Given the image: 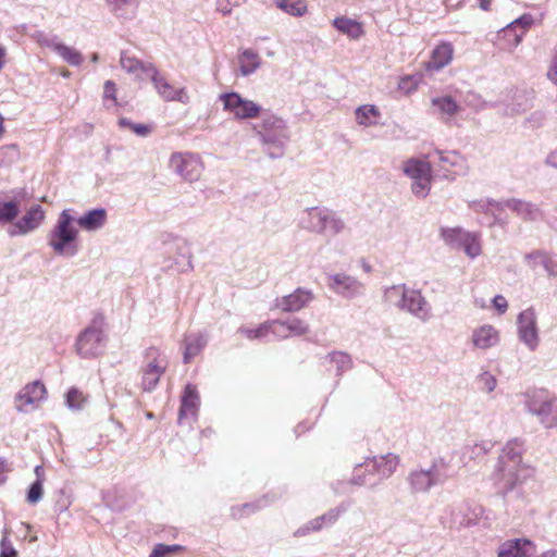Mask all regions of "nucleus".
Wrapping results in <instances>:
<instances>
[{"label": "nucleus", "instance_id": "56", "mask_svg": "<svg viewBox=\"0 0 557 557\" xmlns=\"http://www.w3.org/2000/svg\"><path fill=\"white\" fill-rule=\"evenodd\" d=\"M545 120H546L545 112L537 110V111L532 112L527 117V123H529L532 128H539V127L543 126Z\"/></svg>", "mask_w": 557, "mask_h": 557}, {"label": "nucleus", "instance_id": "10", "mask_svg": "<svg viewBox=\"0 0 557 557\" xmlns=\"http://www.w3.org/2000/svg\"><path fill=\"white\" fill-rule=\"evenodd\" d=\"M518 337L531 351L540 344L537 317L533 308L521 311L517 319Z\"/></svg>", "mask_w": 557, "mask_h": 557}, {"label": "nucleus", "instance_id": "60", "mask_svg": "<svg viewBox=\"0 0 557 557\" xmlns=\"http://www.w3.org/2000/svg\"><path fill=\"white\" fill-rule=\"evenodd\" d=\"M492 447V444L491 443H481V444H475L472 448H471V453L474 457H480V456H483L485 455Z\"/></svg>", "mask_w": 557, "mask_h": 557}, {"label": "nucleus", "instance_id": "49", "mask_svg": "<svg viewBox=\"0 0 557 557\" xmlns=\"http://www.w3.org/2000/svg\"><path fill=\"white\" fill-rule=\"evenodd\" d=\"M42 495H44L42 479H39V480L34 481L30 484V486L27 491L26 500L28 504L35 505L41 500Z\"/></svg>", "mask_w": 557, "mask_h": 557}, {"label": "nucleus", "instance_id": "64", "mask_svg": "<svg viewBox=\"0 0 557 557\" xmlns=\"http://www.w3.org/2000/svg\"><path fill=\"white\" fill-rule=\"evenodd\" d=\"M498 36H503V38H506V39L508 40V45H509V47H511V48H516V47L513 46V33H511L510 35H505V34L503 33V29H502V30L498 33Z\"/></svg>", "mask_w": 557, "mask_h": 557}, {"label": "nucleus", "instance_id": "26", "mask_svg": "<svg viewBox=\"0 0 557 557\" xmlns=\"http://www.w3.org/2000/svg\"><path fill=\"white\" fill-rule=\"evenodd\" d=\"M472 344L479 349H488L499 341L497 330L492 325H482L472 333Z\"/></svg>", "mask_w": 557, "mask_h": 557}, {"label": "nucleus", "instance_id": "25", "mask_svg": "<svg viewBox=\"0 0 557 557\" xmlns=\"http://www.w3.org/2000/svg\"><path fill=\"white\" fill-rule=\"evenodd\" d=\"M505 208L512 210L525 221H535L541 216V210L536 205L517 198L505 200L503 210Z\"/></svg>", "mask_w": 557, "mask_h": 557}, {"label": "nucleus", "instance_id": "40", "mask_svg": "<svg viewBox=\"0 0 557 557\" xmlns=\"http://www.w3.org/2000/svg\"><path fill=\"white\" fill-rule=\"evenodd\" d=\"M110 9L117 16H125L127 13H133L137 5L138 0H106Z\"/></svg>", "mask_w": 557, "mask_h": 557}, {"label": "nucleus", "instance_id": "9", "mask_svg": "<svg viewBox=\"0 0 557 557\" xmlns=\"http://www.w3.org/2000/svg\"><path fill=\"white\" fill-rule=\"evenodd\" d=\"M170 168L184 181L196 182L200 178L203 164L199 156L175 152L170 158Z\"/></svg>", "mask_w": 557, "mask_h": 557}, {"label": "nucleus", "instance_id": "46", "mask_svg": "<svg viewBox=\"0 0 557 557\" xmlns=\"http://www.w3.org/2000/svg\"><path fill=\"white\" fill-rule=\"evenodd\" d=\"M20 213L16 201H7L0 203V223L12 222Z\"/></svg>", "mask_w": 557, "mask_h": 557}, {"label": "nucleus", "instance_id": "44", "mask_svg": "<svg viewBox=\"0 0 557 557\" xmlns=\"http://www.w3.org/2000/svg\"><path fill=\"white\" fill-rule=\"evenodd\" d=\"M466 233L467 231L460 227L443 228L442 237L445 240V243L450 245L451 247L460 248Z\"/></svg>", "mask_w": 557, "mask_h": 557}, {"label": "nucleus", "instance_id": "20", "mask_svg": "<svg viewBox=\"0 0 557 557\" xmlns=\"http://www.w3.org/2000/svg\"><path fill=\"white\" fill-rule=\"evenodd\" d=\"M148 77H150L154 88L161 98L165 101H181L185 102L182 98L184 89H175L163 75L154 67H148Z\"/></svg>", "mask_w": 557, "mask_h": 557}, {"label": "nucleus", "instance_id": "45", "mask_svg": "<svg viewBox=\"0 0 557 557\" xmlns=\"http://www.w3.org/2000/svg\"><path fill=\"white\" fill-rule=\"evenodd\" d=\"M32 37L40 47L49 48V49L53 50L54 52H57V47H59L61 44L59 41L58 36L48 35L41 30L35 32Z\"/></svg>", "mask_w": 557, "mask_h": 557}, {"label": "nucleus", "instance_id": "8", "mask_svg": "<svg viewBox=\"0 0 557 557\" xmlns=\"http://www.w3.org/2000/svg\"><path fill=\"white\" fill-rule=\"evenodd\" d=\"M404 172L407 176H409L412 180V193L417 197H426L431 187V164L422 160L410 159L405 163Z\"/></svg>", "mask_w": 557, "mask_h": 557}, {"label": "nucleus", "instance_id": "43", "mask_svg": "<svg viewBox=\"0 0 557 557\" xmlns=\"http://www.w3.org/2000/svg\"><path fill=\"white\" fill-rule=\"evenodd\" d=\"M460 248L463 249L468 257L472 259L478 257L481 253V245L478 235L467 232Z\"/></svg>", "mask_w": 557, "mask_h": 557}, {"label": "nucleus", "instance_id": "28", "mask_svg": "<svg viewBox=\"0 0 557 557\" xmlns=\"http://www.w3.org/2000/svg\"><path fill=\"white\" fill-rule=\"evenodd\" d=\"M207 343L208 337L203 333L190 334L186 336L184 341V362L189 363L190 360L206 347Z\"/></svg>", "mask_w": 557, "mask_h": 557}, {"label": "nucleus", "instance_id": "42", "mask_svg": "<svg viewBox=\"0 0 557 557\" xmlns=\"http://www.w3.org/2000/svg\"><path fill=\"white\" fill-rule=\"evenodd\" d=\"M433 156L437 157L444 171H449L450 168L458 166L462 162V157L456 151L443 152L436 150Z\"/></svg>", "mask_w": 557, "mask_h": 557}, {"label": "nucleus", "instance_id": "32", "mask_svg": "<svg viewBox=\"0 0 557 557\" xmlns=\"http://www.w3.org/2000/svg\"><path fill=\"white\" fill-rule=\"evenodd\" d=\"M239 71L243 76L253 74L261 65L259 54L251 50L245 49L238 57Z\"/></svg>", "mask_w": 557, "mask_h": 557}, {"label": "nucleus", "instance_id": "36", "mask_svg": "<svg viewBox=\"0 0 557 557\" xmlns=\"http://www.w3.org/2000/svg\"><path fill=\"white\" fill-rule=\"evenodd\" d=\"M273 323L274 325L286 329L288 336H301L309 332V325L298 318H289L287 320H273Z\"/></svg>", "mask_w": 557, "mask_h": 557}, {"label": "nucleus", "instance_id": "41", "mask_svg": "<svg viewBox=\"0 0 557 557\" xmlns=\"http://www.w3.org/2000/svg\"><path fill=\"white\" fill-rule=\"evenodd\" d=\"M55 53L72 66H78L83 62V55L79 51L62 42L57 47Z\"/></svg>", "mask_w": 557, "mask_h": 557}, {"label": "nucleus", "instance_id": "14", "mask_svg": "<svg viewBox=\"0 0 557 557\" xmlns=\"http://www.w3.org/2000/svg\"><path fill=\"white\" fill-rule=\"evenodd\" d=\"M482 515L483 509L481 506L462 503L451 509L450 524L456 529L468 528L476 524Z\"/></svg>", "mask_w": 557, "mask_h": 557}, {"label": "nucleus", "instance_id": "15", "mask_svg": "<svg viewBox=\"0 0 557 557\" xmlns=\"http://www.w3.org/2000/svg\"><path fill=\"white\" fill-rule=\"evenodd\" d=\"M347 506L345 504H341L336 508L330 509L327 512L310 520L305 525L297 529L294 533L295 536H305L310 532H318L322 530L323 527H329L334 524L339 516L347 510Z\"/></svg>", "mask_w": 557, "mask_h": 557}, {"label": "nucleus", "instance_id": "18", "mask_svg": "<svg viewBox=\"0 0 557 557\" xmlns=\"http://www.w3.org/2000/svg\"><path fill=\"white\" fill-rule=\"evenodd\" d=\"M314 299L312 290L297 288L292 294L276 299V307L285 312H296L308 306Z\"/></svg>", "mask_w": 557, "mask_h": 557}, {"label": "nucleus", "instance_id": "48", "mask_svg": "<svg viewBox=\"0 0 557 557\" xmlns=\"http://www.w3.org/2000/svg\"><path fill=\"white\" fill-rule=\"evenodd\" d=\"M119 125L122 128H131L136 135L146 137L150 134L151 127L147 124L133 123L131 120L126 117H122L119 120Z\"/></svg>", "mask_w": 557, "mask_h": 557}, {"label": "nucleus", "instance_id": "27", "mask_svg": "<svg viewBox=\"0 0 557 557\" xmlns=\"http://www.w3.org/2000/svg\"><path fill=\"white\" fill-rule=\"evenodd\" d=\"M453 46L448 42L438 45L432 52L430 61L426 63V69L431 71H438L449 64L453 59Z\"/></svg>", "mask_w": 557, "mask_h": 557}, {"label": "nucleus", "instance_id": "2", "mask_svg": "<svg viewBox=\"0 0 557 557\" xmlns=\"http://www.w3.org/2000/svg\"><path fill=\"white\" fill-rule=\"evenodd\" d=\"M524 443L519 438L507 442L498 457L494 480L503 493H507L521 483L528 469L522 465Z\"/></svg>", "mask_w": 557, "mask_h": 557}, {"label": "nucleus", "instance_id": "31", "mask_svg": "<svg viewBox=\"0 0 557 557\" xmlns=\"http://www.w3.org/2000/svg\"><path fill=\"white\" fill-rule=\"evenodd\" d=\"M120 64L127 73L143 78V75L148 76V67H154L151 63H144L135 57L128 55L126 52L121 53Z\"/></svg>", "mask_w": 557, "mask_h": 557}, {"label": "nucleus", "instance_id": "13", "mask_svg": "<svg viewBox=\"0 0 557 557\" xmlns=\"http://www.w3.org/2000/svg\"><path fill=\"white\" fill-rule=\"evenodd\" d=\"M47 394L46 386L42 382L36 380L26 384L16 395H15V408L20 412H27V407H34L37 403L45 399Z\"/></svg>", "mask_w": 557, "mask_h": 557}, {"label": "nucleus", "instance_id": "55", "mask_svg": "<svg viewBox=\"0 0 557 557\" xmlns=\"http://www.w3.org/2000/svg\"><path fill=\"white\" fill-rule=\"evenodd\" d=\"M175 247L176 250H177V253L180 257L182 258H185L187 260V263L188 265L190 267L191 262H190V259H191V253L189 251V248H188V245L186 243V240L182 239V238H176L171 245H170V248H173Z\"/></svg>", "mask_w": 557, "mask_h": 557}, {"label": "nucleus", "instance_id": "59", "mask_svg": "<svg viewBox=\"0 0 557 557\" xmlns=\"http://www.w3.org/2000/svg\"><path fill=\"white\" fill-rule=\"evenodd\" d=\"M493 305L499 313H505L508 308V302L506 298L502 295H496L493 298Z\"/></svg>", "mask_w": 557, "mask_h": 557}, {"label": "nucleus", "instance_id": "3", "mask_svg": "<svg viewBox=\"0 0 557 557\" xmlns=\"http://www.w3.org/2000/svg\"><path fill=\"white\" fill-rule=\"evenodd\" d=\"M253 131L260 137L267 154L271 159H280L285 153L289 141V132L286 122L271 113H265L260 123L253 125Z\"/></svg>", "mask_w": 557, "mask_h": 557}, {"label": "nucleus", "instance_id": "1", "mask_svg": "<svg viewBox=\"0 0 557 557\" xmlns=\"http://www.w3.org/2000/svg\"><path fill=\"white\" fill-rule=\"evenodd\" d=\"M108 213L103 208H96L86 211L78 219L72 214L71 209H64L57 220L53 228L48 233V245L59 256L74 257L78 249L76 240L78 237L77 225L86 232L101 230L107 223Z\"/></svg>", "mask_w": 557, "mask_h": 557}, {"label": "nucleus", "instance_id": "62", "mask_svg": "<svg viewBox=\"0 0 557 557\" xmlns=\"http://www.w3.org/2000/svg\"><path fill=\"white\" fill-rule=\"evenodd\" d=\"M5 471H8V462L4 458H0V485L7 481V476L2 475Z\"/></svg>", "mask_w": 557, "mask_h": 557}, {"label": "nucleus", "instance_id": "34", "mask_svg": "<svg viewBox=\"0 0 557 557\" xmlns=\"http://www.w3.org/2000/svg\"><path fill=\"white\" fill-rule=\"evenodd\" d=\"M431 102L434 109V113L441 115L442 117H450L459 110V106L450 96L436 97L433 98Z\"/></svg>", "mask_w": 557, "mask_h": 557}, {"label": "nucleus", "instance_id": "61", "mask_svg": "<svg viewBox=\"0 0 557 557\" xmlns=\"http://www.w3.org/2000/svg\"><path fill=\"white\" fill-rule=\"evenodd\" d=\"M268 324H272L270 327V333H272L275 336L281 337V338L288 337L286 329H283L282 326H278V325H274L273 320L269 321Z\"/></svg>", "mask_w": 557, "mask_h": 557}, {"label": "nucleus", "instance_id": "22", "mask_svg": "<svg viewBox=\"0 0 557 557\" xmlns=\"http://www.w3.org/2000/svg\"><path fill=\"white\" fill-rule=\"evenodd\" d=\"M399 463V458L393 453H388L382 456L372 457V463L370 467L374 469L375 475L379 478L380 484L393 475Z\"/></svg>", "mask_w": 557, "mask_h": 557}, {"label": "nucleus", "instance_id": "51", "mask_svg": "<svg viewBox=\"0 0 557 557\" xmlns=\"http://www.w3.org/2000/svg\"><path fill=\"white\" fill-rule=\"evenodd\" d=\"M478 384L483 392L492 393L497 385L496 377L490 372H483L476 377Z\"/></svg>", "mask_w": 557, "mask_h": 557}, {"label": "nucleus", "instance_id": "12", "mask_svg": "<svg viewBox=\"0 0 557 557\" xmlns=\"http://www.w3.org/2000/svg\"><path fill=\"white\" fill-rule=\"evenodd\" d=\"M104 347V335L100 327H86L77 337L76 349L81 357L91 358L100 355Z\"/></svg>", "mask_w": 557, "mask_h": 557}, {"label": "nucleus", "instance_id": "17", "mask_svg": "<svg viewBox=\"0 0 557 557\" xmlns=\"http://www.w3.org/2000/svg\"><path fill=\"white\" fill-rule=\"evenodd\" d=\"M536 552L535 544L529 539H511L503 542L497 557H532Z\"/></svg>", "mask_w": 557, "mask_h": 557}, {"label": "nucleus", "instance_id": "29", "mask_svg": "<svg viewBox=\"0 0 557 557\" xmlns=\"http://www.w3.org/2000/svg\"><path fill=\"white\" fill-rule=\"evenodd\" d=\"M532 15L523 14L519 18L508 24L505 28H503V33L505 35H510L511 33H513V46L518 47L519 44L522 41V38L525 35L527 29L532 25Z\"/></svg>", "mask_w": 557, "mask_h": 557}, {"label": "nucleus", "instance_id": "52", "mask_svg": "<svg viewBox=\"0 0 557 557\" xmlns=\"http://www.w3.org/2000/svg\"><path fill=\"white\" fill-rule=\"evenodd\" d=\"M272 324H268V322L260 324L257 329H246L240 327L238 331L246 335L249 339L261 338L270 333V327Z\"/></svg>", "mask_w": 557, "mask_h": 557}, {"label": "nucleus", "instance_id": "57", "mask_svg": "<svg viewBox=\"0 0 557 557\" xmlns=\"http://www.w3.org/2000/svg\"><path fill=\"white\" fill-rule=\"evenodd\" d=\"M177 549L176 545L158 544L149 557H163Z\"/></svg>", "mask_w": 557, "mask_h": 557}, {"label": "nucleus", "instance_id": "11", "mask_svg": "<svg viewBox=\"0 0 557 557\" xmlns=\"http://www.w3.org/2000/svg\"><path fill=\"white\" fill-rule=\"evenodd\" d=\"M327 286L335 294L346 299H354L364 295L363 283L346 273L329 274Z\"/></svg>", "mask_w": 557, "mask_h": 557}, {"label": "nucleus", "instance_id": "39", "mask_svg": "<svg viewBox=\"0 0 557 557\" xmlns=\"http://www.w3.org/2000/svg\"><path fill=\"white\" fill-rule=\"evenodd\" d=\"M333 25L337 30L352 38H357L361 32L360 25L356 21L347 17H336L333 21Z\"/></svg>", "mask_w": 557, "mask_h": 557}, {"label": "nucleus", "instance_id": "38", "mask_svg": "<svg viewBox=\"0 0 557 557\" xmlns=\"http://www.w3.org/2000/svg\"><path fill=\"white\" fill-rule=\"evenodd\" d=\"M276 7L293 16H302L307 13L306 0H276Z\"/></svg>", "mask_w": 557, "mask_h": 557}, {"label": "nucleus", "instance_id": "4", "mask_svg": "<svg viewBox=\"0 0 557 557\" xmlns=\"http://www.w3.org/2000/svg\"><path fill=\"white\" fill-rule=\"evenodd\" d=\"M449 461L444 457H436L429 468L412 469L407 476L410 492L429 493L432 487L443 485L449 478Z\"/></svg>", "mask_w": 557, "mask_h": 557}, {"label": "nucleus", "instance_id": "33", "mask_svg": "<svg viewBox=\"0 0 557 557\" xmlns=\"http://www.w3.org/2000/svg\"><path fill=\"white\" fill-rule=\"evenodd\" d=\"M355 115L358 124L370 127L377 124L381 113L374 104H363L356 109Z\"/></svg>", "mask_w": 557, "mask_h": 557}, {"label": "nucleus", "instance_id": "7", "mask_svg": "<svg viewBox=\"0 0 557 557\" xmlns=\"http://www.w3.org/2000/svg\"><path fill=\"white\" fill-rule=\"evenodd\" d=\"M223 110L236 120H251L260 115L262 108L252 100L242 97L238 92H224L219 96Z\"/></svg>", "mask_w": 557, "mask_h": 557}, {"label": "nucleus", "instance_id": "24", "mask_svg": "<svg viewBox=\"0 0 557 557\" xmlns=\"http://www.w3.org/2000/svg\"><path fill=\"white\" fill-rule=\"evenodd\" d=\"M199 406V395L197 388L193 384L185 386L184 393L181 399V406L178 410V423H182L188 416L195 417Z\"/></svg>", "mask_w": 557, "mask_h": 557}, {"label": "nucleus", "instance_id": "54", "mask_svg": "<svg viewBox=\"0 0 557 557\" xmlns=\"http://www.w3.org/2000/svg\"><path fill=\"white\" fill-rule=\"evenodd\" d=\"M495 207L498 211H503V202L487 199V200H475L472 201L470 207L473 208L475 211H482L487 212L488 207Z\"/></svg>", "mask_w": 557, "mask_h": 557}, {"label": "nucleus", "instance_id": "47", "mask_svg": "<svg viewBox=\"0 0 557 557\" xmlns=\"http://www.w3.org/2000/svg\"><path fill=\"white\" fill-rule=\"evenodd\" d=\"M85 401L83 394L75 387L70 388L65 395V404L70 409H82Z\"/></svg>", "mask_w": 557, "mask_h": 557}, {"label": "nucleus", "instance_id": "53", "mask_svg": "<svg viewBox=\"0 0 557 557\" xmlns=\"http://www.w3.org/2000/svg\"><path fill=\"white\" fill-rule=\"evenodd\" d=\"M268 505L267 497L259 499L257 503H247L240 507H233L232 515L233 517H242L246 510L255 511Z\"/></svg>", "mask_w": 557, "mask_h": 557}, {"label": "nucleus", "instance_id": "63", "mask_svg": "<svg viewBox=\"0 0 557 557\" xmlns=\"http://www.w3.org/2000/svg\"><path fill=\"white\" fill-rule=\"evenodd\" d=\"M546 163L550 166L557 168V150L548 154Z\"/></svg>", "mask_w": 557, "mask_h": 557}, {"label": "nucleus", "instance_id": "5", "mask_svg": "<svg viewBox=\"0 0 557 557\" xmlns=\"http://www.w3.org/2000/svg\"><path fill=\"white\" fill-rule=\"evenodd\" d=\"M525 408L535 416L546 429L557 426V397H552L544 389L525 393Z\"/></svg>", "mask_w": 557, "mask_h": 557}, {"label": "nucleus", "instance_id": "58", "mask_svg": "<svg viewBox=\"0 0 557 557\" xmlns=\"http://www.w3.org/2000/svg\"><path fill=\"white\" fill-rule=\"evenodd\" d=\"M103 97L104 99H111L113 101L116 100V96H115V92H116V87H115V84L114 82L112 81H107L104 83V86H103Z\"/></svg>", "mask_w": 557, "mask_h": 557}, {"label": "nucleus", "instance_id": "21", "mask_svg": "<svg viewBox=\"0 0 557 557\" xmlns=\"http://www.w3.org/2000/svg\"><path fill=\"white\" fill-rule=\"evenodd\" d=\"M400 310L411 313L421 321H426L430 318L429 304L422 294L416 289L407 290L406 299Z\"/></svg>", "mask_w": 557, "mask_h": 557}, {"label": "nucleus", "instance_id": "50", "mask_svg": "<svg viewBox=\"0 0 557 557\" xmlns=\"http://www.w3.org/2000/svg\"><path fill=\"white\" fill-rule=\"evenodd\" d=\"M10 531L3 530L2 539L0 541V557H17V550L14 548L12 542L9 540Z\"/></svg>", "mask_w": 557, "mask_h": 557}, {"label": "nucleus", "instance_id": "30", "mask_svg": "<svg viewBox=\"0 0 557 557\" xmlns=\"http://www.w3.org/2000/svg\"><path fill=\"white\" fill-rule=\"evenodd\" d=\"M533 259H540L541 264L544 267L548 276L557 277V255H549L545 251L536 250L525 255L528 264L535 269V264H532Z\"/></svg>", "mask_w": 557, "mask_h": 557}, {"label": "nucleus", "instance_id": "6", "mask_svg": "<svg viewBox=\"0 0 557 557\" xmlns=\"http://www.w3.org/2000/svg\"><path fill=\"white\" fill-rule=\"evenodd\" d=\"M304 227L318 234H339L345 228L344 221L332 210L326 208H308Z\"/></svg>", "mask_w": 557, "mask_h": 557}, {"label": "nucleus", "instance_id": "37", "mask_svg": "<svg viewBox=\"0 0 557 557\" xmlns=\"http://www.w3.org/2000/svg\"><path fill=\"white\" fill-rule=\"evenodd\" d=\"M407 290L408 288L405 284L393 285L385 289L384 298L389 305L401 309L406 299Z\"/></svg>", "mask_w": 557, "mask_h": 557}, {"label": "nucleus", "instance_id": "19", "mask_svg": "<svg viewBox=\"0 0 557 557\" xmlns=\"http://www.w3.org/2000/svg\"><path fill=\"white\" fill-rule=\"evenodd\" d=\"M158 354V350L153 347L149 348L147 351L148 357H153V360L150 361L143 372V389L146 392H151L156 388L159 383L161 375L164 373L166 364L161 360L157 359L154 355Z\"/></svg>", "mask_w": 557, "mask_h": 557}, {"label": "nucleus", "instance_id": "35", "mask_svg": "<svg viewBox=\"0 0 557 557\" xmlns=\"http://www.w3.org/2000/svg\"><path fill=\"white\" fill-rule=\"evenodd\" d=\"M325 359L335 364L336 376H342L346 371L352 368V358L345 351L335 350L325 356Z\"/></svg>", "mask_w": 557, "mask_h": 557}, {"label": "nucleus", "instance_id": "16", "mask_svg": "<svg viewBox=\"0 0 557 557\" xmlns=\"http://www.w3.org/2000/svg\"><path fill=\"white\" fill-rule=\"evenodd\" d=\"M45 220V211L39 205L32 206L9 231L10 236L25 235L35 231Z\"/></svg>", "mask_w": 557, "mask_h": 557}, {"label": "nucleus", "instance_id": "23", "mask_svg": "<svg viewBox=\"0 0 557 557\" xmlns=\"http://www.w3.org/2000/svg\"><path fill=\"white\" fill-rule=\"evenodd\" d=\"M372 458H366L362 463H358L352 472L350 483L358 486H369L371 488L380 484L379 478L375 475L374 469L369 466Z\"/></svg>", "mask_w": 557, "mask_h": 557}]
</instances>
